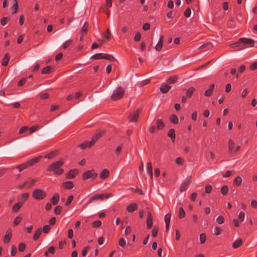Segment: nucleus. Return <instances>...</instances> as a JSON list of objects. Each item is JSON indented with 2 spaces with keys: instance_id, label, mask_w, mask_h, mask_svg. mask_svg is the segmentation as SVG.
I'll use <instances>...</instances> for the list:
<instances>
[{
  "instance_id": "obj_49",
  "label": "nucleus",
  "mask_w": 257,
  "mask_h": 257,
  "mask_svg": "<svg viewBox=\"0 0 257 257\" xmlns=\"http://www.w3.org/2000/svg\"><path fill=\"white\" fill-rule=\"evenodd\" d=\"M73 198H74V197L73 195L69 196L67 199V201L65 204V206H69L71 204L72 201H73Z\"/></svg>"
},
{
  "instance_id": "obj_35",
  "label": "nucleus",
  "mask_w": 257,
  "mask_h": 257,
  "mask_svg": "<svg viewBox=\"0 0 257 257\" xmlns=\"http://www.w3.org/2000/svg\"><path fill=\"white\" fill-rule=\"evenodd\" d=\"M13 2H14V4L12 6V7H11V10L12 11V14H16L17 12L18 8H19L17 1L13 0Z\"/></svg>"
},
{
  "instance_id": "obj_55",
  "label": "nucleus",
  "mask_w": 257,
  "mask_h": 257,
  "mask_svg": "<svg viewBox=\"0 0 257 257\" xmlns=\"http://www.w3.org/2000/svg\"><path fill=\"white\" fill-rule=\"evenodd\" d=\"M26 248V244L24 243H20L18 246L19 251L22 252L24 251Z\"/></svg>"
},
{
  "instance_id": "obj_30",
  "label": "nucleus",
  "mask_w": 257,
  "mask_h": 257,
  "mask_svg": "<svg viewBox=\"0 0 257 257\" xmlns=\"http://www.w3.org/2000/svg\"><path fill=\"white\" fill-rule=\"evenodd\" d=\"M42 230L41 228H38L35 232L34 234L33 235V238L34 240H37L39 239L40 237L41 233H42Z\"/></svg>"
},
{
  "instance_id": "obj_18",
  "label": "nucleus",
  "mask_w": 257,
  "mask_h": 257,
  "mask_svg": "<svg viewBox=\"0 0 257 257\" xmlns=\"http://www.w3.org/2000/svg\"><path fill=\"white\" fill-rule=\"evenodd\" d=\"M23 205V202H18V203H15L12 208V211L13 212H17L20 209V208Z\"/></svg>"
},
{
  "instance_id": "obj_44",
  "label": "nucleus",
  "mask_w": 257,
  "mask_h": 257,
  "mask_svg": "<svg viewBox=\"0 0 257 257\" xmlns=\"http://www.w3.org/2000/svg\"><path fill=\"white\" fill-rule=\"evenodd\" d=\"M10 19L8 17H3L1 20V24L2 26L6 25L9 21Z\"/></svg>"
},
{
  "instance_id": "obj_36",
  "label": "nucleus",
  "mask_w": 257,
  "mask_h": 257,
  "mask_svg": "<svg viewBox=\"0 0 257 257\" xmlns=\"http://www.w3.org/2000/svg\"><path fill=\"white\" fill-rule=\"evenodd\" d=\"M242 180L240 176H237L235 178V179L233 180V183L237 186H239L241 183H242Z\"/></svg>"
},
{
  "instance_id": "obj_31",
  "label": "nucleus",
  "mask_w": 257,
  "mask_h": 257,
  "mask_svg": "<svg viewBox=\"0 0 257 257\" xmlns=\"http://www.w3.org/2000/svg\"><path fill=\"white\" fill-rule=\"evenodd\" d=\"M10 60V56L8 53L5 55L2 60V65L3 66H7Z\"/></svg>"
},
{
  "instance_id": "obj_19",
  "label": "nucleus",
  "mask_w": 257,
  "mask_h": 257,
  "mask_svg": "<svg viewBox=\"0 0 257 257\" xmlns=\"http://www.w3.org/2000/svg\"><path fill=\"white\" fill-rule=\"evenodd\" d=\"M138 208V205L136 203H133L129 204L126 207V210L132 213Z\"/></svg>"
},
{
  "instance_id": "obj_6",
  "label": "nucleus",
  "mask_w": 257,
  "mask_h": 257,
  "mask_svg": "<svg viewBox=\"0 0 257 257\" xmlns=\"http://www.w3.org/2000/svg\"><path fill=\"white\" fill-rule=\"evenodd\" d=\"M109 197L108 194H95L92 196L88 201L87 204L91 203L92 201L95 200L101 199L102 200L105 197V198H107Z\"/></svg>"
},
{
  "instance_id": "obj_27",
  "label": "nucleus",
  "mask_w": 257,
  "mask_h": 257,
  "mask_svg": "<svg viewBox=\"0 0 257 257\" xmlns=\"http://www.w3.org/2000/svg\"><path fill=\"white\" fill-rule=\"evenodd\" d=\"M214 84L210 85L209 88L205 91L204 95L208 97L212 95L213 89H214Z\"/></svg>"
},
{
  "instance_id": "obj_63",
  "label": "nucleus",
  "mask_w": 257,
  "mask_h": 257,
  "mask_svg": "<svg viewBox=\"0 0 257 257\" xmlns=\"http://www.w3.org/2000/svg\"><path fill=\"white\" fill-rule=\"evenodd\" d=\"M244 216L245 213L243 211H241L239 213L238 216V218L240 220V222H242L244 220Z\"/></svg>"
},
{
  "instance_id": "obj_14",
  "label": "nucleus",
  "mask_w": 257,
  "mask_h": 257,
  "mask_svg": "<svg viewBox=\"0 0 257 257\" xmlns=\"http://www.w3.org/2000/svg\"><path fill=\"white\" fill-rule=\"evenodd\" d=\"M42 158V156H39L37 157L34 158L33 159H32L28 161L27 162V165L28 166V167L32 166L34 165L35 164H37L40 160Z\"/></svg>"
},
{
  "instance_id": "obj_38",
  "label": "nucleus",
  "mask_w": 257,
  "mask_h": 257,
  "mask_svg": "<svg viewBox=\"0 0 257 257\" xmlns=\"http://www.w3.org/2000/svg\"><path fill=\"white\" fill-rule=\"evenodd\" d=\"M88 31V23L87 22H85L81 29V33L82 36L86 34Z\"/></svg>"
},
{
  "instance_id": "obj_10",
  "label": "nucleus",
  "mask_w": 257,
  "mask_h": 257,
  "mask_svg": "<svg viewBox=\"0 0 257 257\" xmlns=\"http://www.w3.org/2000/svg\"><path fill=\"white\" fill-rule=\"evenodd\" d=\"M147 227L148 229L151 228L153 226V217L150 211H148L147 217Z\"/></svg>"
},
{
  "instance_id": "obj_58",
  "label": "nucleus",
  "mask_w": 257,
  "mask_h": 257,
  "mask_svg": "<svg viewBox=\"0 0 257 257\" xmlns=\"http://www.w3.org/2000/svg\"><path fill=\"white\" fill-rule=\"evenodd\" d=\"M101 224L100 220H96L92 223V226L94 228L99 227Z\"/></svg>"
},
{
  "instance_id": "obj_4",
  "label": "nucleus",
  "mask_w": 257,
  "mask_h": 257,
  "mask_svg": "<svg viewBox=\"0 0 257 257\" xmlns=\"http://www.w3.org/2000/svg\"><path fill=\"white\" fill-rule=\"evenodd\" d=\"M97 176V173H95L94 170L92 169L90 170H87L83 173L82 179L83 180H86L89 178H91V179L93 180L95 179Z\"/></svg>"
},
{
  "instance_id": "obj_50",
  "label": "nucleus",
  "mask_w": 257,
  "mask_h": 257,
  "mask_svg": "<svg viewBox=\"0 0 257 257\" xmlns=\"http://www.w3.org/2000/svg\"><path fill=\"white\" fill-rule=\"evenodd\" d=\"M62 210V207L61 206L58 205L54 209V213L56 215H59L61 213Z\"/></svg>"
},
{
  "instance_id": "obj_64",
  "label": "nucleus",
  "mask_w": 257,
  "mask_h": 257,
  "mask_svg": "<svg viewBox=\"0 0 257 257\" xmlns=\"http://www.w3.org/2000/svg\"><path fill=\"white\" fill-rule=\"evenodd\" d=\"M250 69L251 71H254L257 69V62H254L250 66Z\"/></svg>"
},
{
  "instance_id": "obj_13",
  "label": "nucleus",
  "mask_w": 257,
  "mask_h": 257,
  "mask_svg": "<svg viewBox=\"0 0 257 257\" xmlns=\"http://www.w3.org/2000/svg\"><path fill=\"white\" fill-rule=\"evenodd\" d=\"M171 89V86L166 83H162L160 87V90L162 93L166 94Z\"/></svg>"
},
{
  "instance_id": "obj_3",
  "label": "nucleus",
  "mask_w": 257,
  "mask_h": 257,
  "mask_svg": "<svg viewBox=\"0 0 257 257\" xmlns=\"http://www.w3.org/2000/svg\"><path fill=\"white\" fill-rule=\"evenodd\" d=\"M46 196V192L41 189H35L32 193L33 197L37 200H43Z\"/></svg>"
},
{
  "instance_id": "obj_29",
  "label": "nucleus",
  "mask_w": 257,
  "mask_h": 257,
  "mask_svg": "<svg viewBox=\"0 0 257 257\" xmlns=\"http://www.w3.org/2000/svg\"><path fill=\"white\" fill-rule=\"evenodd\" d=\"M168 136L171 138L172 141L173 142H175L176 135H175V131L174 128H171L168 133Z\"/></svg>"
},
{
  "instance_id": "obj_60",
  "label": "nucleus",
  "mask_w": 257,
  "mask_h": 257,
  "mask_svg": "<svg viewBox=\"0 0 257 257\" xmlns=\"http://www.w3.org/2000/svg\"><path fill=\"white\" fill-rule=\"evenodd\" d=\"M141 39V35L140 32H137L134 37V40L136 42H139Z\"/></svg>"
},
{
  "instance_id": "obj_52",
  "label": "nucleus",
  "mask_w": 257,
  "mask_h": 257,
  "mask_svg": "<svg viewBox=\"0 0 257 257\" xmlns=\"http://www.w3.org/2000/svg\"><path fill=\"white\" fill-rule=\"evenodd\" d=\"M175 162L177 164L182 165L184 162V159L182 157H177L176 159Z\"/></svg>"
},
{
  "instance_id": "obj_59",
  "label": "nucleus",
  "mask_w": 257,
  "mask_h": 257,
  "mask_svg": "<svg viewBox=\"0 0 257 257\" xmlns=\"http://www.w3.org/2000/svg\"><path fill=\"white\" fill-rule=\"evenodd\" d=\"M39 126L37 125H33L32 126V127H31L30 128H29L28 130H29V131H30V134H32L33 133H34V132H35L36 130H37V129L39 128Z\"/></svg>"
},
{
  "instance_id": "obj_26",
  "label": "nucleus",
  "mask_w": 257,
  "mask_h": 257,
  "mask_svg": "<svg viewBox=\"0 0 257 257\" xmlns=\"http://www.w3.org/2000/svg\"><path fill=\"white\" fill-rule=\"evenodd\" d=\"M242 243V240L240 238H238L232 243V246L233 248H237L240 246Z\"/></svg>"
},
{
  "instance_id": "obj_12",
  "label": "nucleus",
  "mask_w": 257,
  "mask_h": 257,
  "mask_svg": "<svg viewBox=\"0 0 257 257\" xmlns=\"http://www.w3.org/2000/svg\"><path fill=\"white\" fill-rule=\"evenodd\" d=\"M190 184V181L189 179H186L185 180H184L182 183L181 184L180 191V192H183L185 191L187 188H188V186Z\"/></svg>"
},
{
  "instance_id": "obj_41",
  "label": "nucleus",
  "mask_w": 257,
  "mask_h": 257,
  "mask_svg": "<svg viewBox=\"0 0 257 257\" xmlns=\"http://www.w3.org/2000/svg\"><path fill=\"white\" fill-rule=\"evenodd\" d=\"M228 187L227 185L223 186L220 190V192L223 195H226L228 192Z\"/></svg>"
},
{
  "instance_id": "obj_25",
  "label": "nucleus",
  "mask_w": 257,
  "mask_h": 257,
  "mask_svg": "<svg viewBox=\"0 0 257 257\" xmlns=\"http://www.w3.org/2000/svg\"><path fill=\"white\" fill-rule=\"evenodd\" d=\"M178 80V77L176 75L170 77L167 80L166 82L169 84H173L177 82Z\"/></svg>"
},
{
  "instance_id": "obj_47",
  "label": "nucleus",
  "mask_w": 257,
  "mask_h": 257,
  "mask_svg": "<svg viewBox=\"0 0 257 257\" xmlns=\"http://www.w3.org/2000/svg\"><path fill=\"white\" fill-rule=\"evenodd\" d=\"M90 247L89 246H87L85 247L82 251V255L83 257L86 256L87 253H88V251L90 250Z\"/></svg>"
},
{
  "instance_id": "obj_15",
  "label": "nucleus",
  "mask_w": 257,
  "mask_h": 257,
  "mask_svg": "<svg viewBox=\"0 0 257 257\" xmlns=\"http://www.w3.org/2000/svg\"><path fill=\"white\" fill-rule=\"evenodd\" d=\"M94 144L92 143L91 141H85L84 142L79 145L78 147L82 150H84L87 148H90Z\"/></svg>"
},
{
  "instance_id": "obj_9",
  "label": "nucleus",
  "mask_w": 257,
  "mask_h": 257,
  "mask_svg": "<svg viewBox=\"0 0 257 257\" xmlns=\"http://www.w3.org/2000/svg\"><path fill=\"white\" fill-rule=\"evenodd\" d=\"M105 132L106 131L105 130H103L94 134V135L92 137L91 142L92 143L94 144L96 141H97L99 138H100L102 136L104 135Z\"/></svg>"
},
{
  "instance_id": "obj_40",
  "label": "nucleus",
  "mask_w": 257,
  "mask_h": 257,
  "mask_svg": "<svg viewBox=\"0 0 257 257\" xmlns=\"http://www.w3.org/2000/svg\"><path fill=\"white\" fill-rule=\"evenodd\" d=\"M52 72V67L50 66H47L46 67H45L42 70V74H49Z\"/></svg>"
},
{
  "instance_id": "obj_39",
  "label": "nucleus",
  "mask_w": 257,
  "mask_h": 257,
  "mask_svg": "<svg viewBox=\"0 0 257 257\" xmlns=\"http://www.w3.org/2000/svg\"><path fill=\"white\" fill-rule=\"evenodd\" d=\"M73 43V40L72 39H69L65 42L62 45V47L63 49H66L70 46Z\"/></svg>"
},
{
  "instance_id": "obj_43",
  "label": "nucleus",
  "mask_w": 257,
  "mask_h": 257,
  "mask_svg": "<svg viewBox=\"0 0 257 257\" xmlns=\"http://www.w3.org/2000/svg\"><path fill=\"white\" fill-rule=\"evenodd\" d=\"M27 168H28L27 163L21 164L16 167V168L19 169L20 172H21Z\"/></svg>"
},
{
  "instance_id": "obj_5",
  "label": "nucleus",
  "mask_w": 257,
  "mask_h": 257,
  "mask_svg": "<svg viewBox=\"0 0 257 257\" xmlns=\"http://www.w3.org/2000/svg\"><path fill=\"white\" fill-rule=\"evenodd\" d=\"M240 146H237L235 147L234 142L230 139L228 141V152L229 153L236 154L240 150Z\"/></svg>"
},
{
  "instance_id": "obj_24",
  "label": "nucleus",
  "mask_w": 257,
  "mask_h": 257,
  "mask_svg": "<svg viewBox=\"0 0 257 257\" xmlns=\"http://www.w3.org/2000/svg\"><path fill=\"white\" fill-rule=\"evenodd\" d=\"M109 175V172L107 169H104L99 175V177L101 179H106Z\"/></svg>"
},
{
  "instance_id": "obj_46",
  "label": "nucleus",
  "mask_w": 257,
  "mask_h": 257,
  "mask_svg": "<svg viewBox=\"0 0 257 257\" xmlns=\"http://www.w3.org/2000/svg\"><path fill=\"white\" fill-rule=\"evenodd\" d=\"M185 216V212L183 208V207H181L179 208V217L180 218H183Z\"/></svg>"
},
{
  "instance_id": "obj_34",
  "label": "nucleus",
  "mask_w": 257,
  "mask_h": 257,
  "mask_svg": "<svg viewBox=\"0 0 257 257\" xmlns=\"http://www.w3.org/2000/svg\"><path fill=\"white\" fill-rule=\"evenodd\" d=\"M147 172L148 173L150 176L151 178H153V166L152 163L149 162L147 163Z\"/></svg>"
},
{
  "instance_id": "obj_48",
  "label": "nucleus",
  "mask_w": 257,
  "mask_h": 257,
  "mask_svg": "<svg viewBox=\"0 0 257 257\" xmlns=\"http://www.w3.org/2000/svg\"><path fill=\"white\" fill-rule=\"evenodd\" d=\"M206 240V236L205 233H201L200 234V241L201 244L205 243Z\"/></svg>"
},
{
  "instance_id": "obj_33",
  "label": "nucleus",
  "mask_w": 257,
  "mask_h": 257,
  "mask_svg": "<svg viewBox=\"0 0 257 257\" xmlns=\"http://www.w3.org/2000/svg\"><path fill=\"white\" fill-rule=\"evenodd\" d=\"M196 89L193 87H189L186 92V97L190 98L192 96L194 92L195 91Z\"/></svg>"
},
{
  "instance_id": "obj_17",
  "label": "nucleus",
  "mask_w": 257,
  "mask_h": 257,
  "mask_svg": "<svg viewBox=\"0 0 257 257\" xmlns=\"http://www.w3.org/2000/svg\"><path fill=\"white\" fill-rule=\"evenodd\" d=\"M163 38L164 37L163 35L160 36L159 42L155 46V49L156 51H160L162 50L164 42Z\"/></svg>"
},
{
  "instance_id": "obj_11",
  "label": "nucleus",
  "mask_w": 257,
  "mask_h": 257,
  "mask_svg": "<svg viewBox=\"0 0 257 257\" xmlns=\"http://www.w3.org/2000/svg\"><path fill=\"white\" fill-rule=\"evenodd\" d=\"M139 111L137 109L130 115V120L132 122H137L139 118Z\"/></svg>"
},
{
  "instance_id": "obj_22",
  "label": "nucleus",
  "mask_w": 257,
  "mask_h": 257,
  "mask_svg": "<svg viewBox=\"0 0 257 257\" xmlns=\"http://www.w3.org/2000/svg\"><path fill=\"white\" fill-rule=\"evenodd\" d=\"M165 223H166V231L168 232L169 230V227L170 223L171 214H167L164 217Z\"/></svg>"
},
{
  "instance_id": "obj_51",
  "label": "nucleus",
  "mask_w": 257,
  "mask_h": 257,
  "mask_svg": "<svg viewBox=\"0 0 257 257\" xmlns=\"http://www.w3.org/2000/svg\"><path fill=\"white\" fill-rule=\"evenodd\" d=\"M102 55H103V53H97V54L93 55L91 57V58L93 59L94 60H98V59H102V58H101V57L102 56Z\"/></svg>"
},
{
  "instance_id": "obj_56",
  "label": "nucleus",
  "mask_w": 257,
  "mask_h": 257,
  "mask_svg": "<svg viewBox=\"0 0 257 257\" xmlns=\"http://www.w3.org/2000/svg\"><path fill=\"white\" fill-rule=\"evenodd\" d=\"M224 221V218L223 216L220 215L216 219V222L219 224H222Z\"/></svg>"
},
{
  "instance_id": "obj_32",
  "label": "nucleus",
  "mask_w": 257,
  "mask_h": 257,
  "mask_svg": "<svg viewBox=\"0 0 257 257\" xmlns=\"http://www.w3.org/2000/svg\"><path fill=\"white\" fill-rule=\"evenodd\" d=\"M101 58H102V59L109 60L111 62H113L115 60V58L112 55L107 54L103 53L102 56H101Z\"/></svg>"
},
{
  "instance_id": "obj_7",
  "label": "nucleus",
  "mask_w": 257,
  "mask_h": 257,
  "mask_svg": "<svg viewBox=\"0 0 257 257\" xmlns=\"http://www.w3.org/2000/svg\"><path fill=\"white\" fill-rule=\"evenodd\" d=\"M78 174V171L77 169L70 170L68 172L66 173V178L68 179H72L74 178Z\"/></svg>"
},
{
  "instance_id": "obj_62",
  "label": "nucleus",
  "mask_w": 257,
  "mask_h": 257,
  "mask_svg": "<svg viewBox=\"0 0 257 257\" xmlns=\"http://www.w3.org/2000/svg\"><path fill=\"white\" fill-rule=\"evenodd\" d=\"M212 187L211 185H207L205 187V192L206 193H208V194L210 193L212 191Z\"/></svg>"
},
{
  "instance_id": "obj_53",
  "label": "nucleus",
  "mask_w": 257,
  "mask_h": 257,
  "mask_svg": "<svg viewBox=\"0 0 257 257\" xmlns=\"http://www.w3.org/2000/svg\"><path fill=\"white\" fill-rule=\"evenodd\" d=\"M51 229V227L49 225H45L43 227V231L45 233H48Z\"/></svg>"
},
{
  "instance_id": "obj_16",
  "label": "nucleus",
  "mask_w": 257,
  "mask_h": 257,
  "mask_svg": "<svg viewBox=\"0 0 257 257\" xmlns=\"http://www.w3.org/2000/svg\"><path fill=\"white\" fill-rule=\"evenodd\" d=\"M11 237L12 231L10 229H8L6 232V235L4 236V242L6 244L8 243L10 241Z\"/></svg>"
},
{
  "instance_id": "obj_1",
  "label": "nucleus",
  "mask_w": 257,
  "mask_h": 257,
  "mask_svg": "<svg viewBox=\"0 0 257 257\" xmlns=\"http://www.w3.org/2000/svg\"><path fill=\"white\" fill-rule=\"evenodd\" d=\"M64 164V160L63 159H60L57 161L53 163L50 166H49L47 169V171L48 172H53L54 174L55 175H61L64 172V169L61 168Z\"/></svg>"
},
{
  "instance_id": "obj_42",
  "label": "nucleus",
  "mask_w": 257,
  "mask_h": 257,
  "mask_svg": "<svg viewBox=\"0 0 257 257\" xmlns=\"http://www.w3.org/2000/svg\"><path fill=\"white\" fill-rule=\"evenodd\" d=\"M22 217L21 215L18 216L16 218H15L13 224L14 226H16L18 225L22 220Z\"/></svg>"
},
{
  "instance_id": "obj_20",
  "label": "nucleus",
  "mask_w": 257,
  "mask_h": 257,
  "mask_svg": "<svg viewBox=\"0 0 257 257\" xmlns=\"http://www.w3.org/2000/svg\"><path fill=\"white\" fill-rule=\"evenodd\" d=\"M29 197V194L28 193H25L21 194L18 196V199L20 202H23V204L24 203L27 201Z\"/></svg>"
},
{
  "instance_id": "obj_57",
  "label": "nucleus",
  "mask_w": 257,
  "mask_h": 257,
  "mask_svg": "<svg viewBox=\"0 0 257 257\" xmlns=\"http://www.w3.org/2000/svg\"><path fill=\"white\" fill-rule=\"evenodd\" d=\"M118 243L121 247H123L126 244V242L124 238L123 237L120 238L119 239Z\"/></svg>"
},
{
  "instance_id": "obj_21",
  "label": "nucleus",
  "mask_w": 257,
  "mask_h": 257,
  "mask_svg": "<svg viewBox=\"0 0 257 257\" xmlns=\"http://www.w3.org/2000/svg\"><path fill=\"white\" fill-rule=\"evenodd\" d=\"M59 195L57 193H54L53 196L51 198V202L53 205H56L58 204L59 201Z\"/></svg>"
},
{
  "instance_id": "obj_28",
  "label": "nucleus",
  "mask_w": 257,
  "mask_h": 257,
  "mask_svg": "<svg viewBox=\"0 0 257 257\" xmlns=\"http://www.w3.org/2000/svg\"><path fill=\"white\" fill-rule=\"evenodd\" d=\"M156 127L157 130H162L165 127V124L162 119H158L156 120Z\"/></svg>"
},
{
  "instance_id": "obj_37",
  "label": "nucleus",
  "mask_w": 257,
  "mask_h": 257,
  "mask_svg": "<svg viewBox=\"0 0 257 257\" xmlns=\"http://www.w3.org/2000/svg\"><path fill=\"white\" fill-rule=\"evenodd\" d=\"M169 119L170 121L174 124L178 123V118L175 114H171L170 116Z\"/></svg>"
},
{
  "instance_id": "obj_61",
  "label": "nucleus",
  "mask_w": 257,
  "mask_h": 257,
  "mask_svg": "<svg viewBox=\"0 0 257 257\" xmlns=\"http://www.w3.org/2000/svg\"><path fill=\"white\" fill-rule=\"evenodd\" d=\"M29 127L27 126H24L22 127H21L19 131V134H22L25 132H26L27 130H28Z\"/></svg>"
},
{
  "instance_id": "obj_23",
  "label": "nucleus",
  "mask_w": 257,
  "mask_h": 257,
  "mask_svg": "<svg viewBox=\"0 0 257 257\" xmlns=\"http://www.w3.org/2000/svg\"><path fill=\"white\" fill-rule=\"evenodd\" d=\"M62 186L66 189H71L74 187L73 182L67 181L62 183Z\"/></svg>"
},
{
  "instance_id": "obj_2",
  "label": "nucleus",
  "mask_w": 257,
  "mask_h": 257,
  "mask_svg": "<svg viewBox=\"0 0 257 257\" xmlns=\"http://www.w3.org/2000/svg\"><path fill=\"white\" fill-rule=\"evenodd\" d=\"M125 93V89L121 86H118L113 92L110 98L113 101L122 98Z\"/></svg>"
},
{
  "instance_id": "obj_54",
  "label": "nucleus",
  "mask_w": 257,
  "mask_h": 257,
  "mask_svg": "<svg viewBox=\"0 0 257 257\" xmlns=\"http://www.w3.org/2000/svg\"><path fill=\"white\" fill-rule=\"evenodd\" d=\"M191 14V10L190 8H187L184 12V15L186 18H189L190 17Z\"/></svg>"
},
{
  "instance_id": "obj_8",
  "label": "nucleus",
  "mask_w": 257,
  "mask_h": 257,
  "mask_svg": "<svg viewBox=\"0 0 257 257\" xmlns=\"http://www.w3.org/2000/svg\"><path fill=\"white\" fill-rule=\"evenodd\" d=\"M239 42H241L244 45H250L253 47L254 44V41L250 38H242L239 39Z\"/></svg>"
},
{
  "instance_id": "obj_45",
  "label": "nucleus",
  "mask_w": 257,
  "mask_h": 257,
  "mask_svg": "<svg viewBox=\"0 0 257 257\" xmlns=\"http://www.w3.org/2000/svg\"><path fill=\"white\" fill-rule=\"evenodd\" d=\"M159 230V227L157 226H155L152 231V236L155 237L157 236Z\"/></svg>"
}]
</instances>
